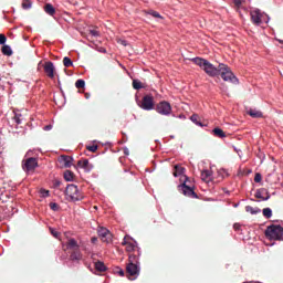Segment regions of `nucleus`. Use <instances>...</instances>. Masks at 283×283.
<instances>
[{"mask_svg":"<svg viewBox=\"0 0 283 283\" xmlns=\"http://www.w3.org/2000/svg\"><path fill=\"white\" fill-rule=\"evenodd\" d=\"M179 191L188 198H198V195L193 190V185H187V181L179 186Z\"/></svg>","mask_w":283,"mask_h":283,"instance_id":"nucleus-10","label":"nucleus"},{"mask_svg":"<svg viewBox=\"0 0 283 283\" xmlns=\"http://www.w3.org/2000/svg\"><path fill=\"white\" fill-rule=\"evenodd\" d=\"M44 129H45V132H50V129H52V125H46V126L44 127Z\"/></svg>","mask_w":283,"mask_h":283,"instance_id":"nucleus-48","label":"nucleus"},{"mask_svg":"<svg viewBox=\"0 0 283 283\" xmlns=\"http://www.w3.org/2000/svg\"><path fill=\"white\" fill-rule=\"evenodd\" d=\"M249 116H251V118H262V112L250 108V111H248Z\"/></svg>","mask_w":283,"mask_h":283,"instance_id":"nucleus-22","label":"nucleus"},{"mask_svg":"<svg viewBox=\"0 0 283 283\" xmlns=\"http://www.w3.org/2000/svg\"><path fill=\"white\" fill-rule=\"evenodd\" d=\"M44 72L46 74V76H49V78H53L54 77V63L52 62H45L44 63Z\"/></svg>","mask_w":283,"mask_h":283,"instance_id":"nucleus-15","label":"nucleus"},{"mask_svg":"<svg viewBox=\"0 0 283 283\" xmlns=\"http://www.w3.org/2000/svg\"><path fill=\"white\" fill-rule=\"evenodd\" d=\"M1 52L4 56H12L13 52H12V48H10V45L8 44H3L1 48Z\"/></svg>","mask_w":283,"mask_h":283,"instance_id":"nucleus-21","label":"nucleus"},{"mask_svg":"<svg viewBox=\"0 0 283 283\" xmlns=\"http://www.w3.org/2000/svg\"><path fill=\"white\" fill-rule=\"evenodd\" d=\"M155 109L161 116H169L171 114V104L167 101H161L156 105Z\"/></svg>","mask_w":283,"mask_h":283,"instance_id":"nucleus-7","label":"nucleus"},{"mask_svg":"<svg viewBox=\"0 0 283 283\" xmlns=\"http://www.w3.org/2000/svg\"><path fill=\"white\" fill-rule=\"evenodd\" d=\"M97 233L102 242H105L106 244H109L112 242V232H109V230H107L106 228H98Z\"/></svg>","mask_w":283,"mask_h":283,"instance_id":"nucleus-12","label":"nucleus"},{"mask_svg":"<svg viewBox=\"0 0 283 283\" xmlns=\"http://www.w3.org/2000/svg\"><path fill=\"white\" fill-rule=\"evenodd\" d=\"M91 242H92V244H96V242H98V238L93 237V238L91 239Z\"/></svg>","mask_w":283,"mask_h":283,"instance_id":"nucleus-46","label":"nucleus"},{"mask_svg":"<svg viewBox=\"0 0 283 283\" xmlns=\"http://www.w3.org/2000/svg\"><path fill=\"white\" fill-rule=\"evenodd\" d=\"M75 87H76L77 90H83V87H85V82H84L83 80H77V81L75 82Z\"/></svg>","mask_w":283,"mask_h":283,"instance_id":"nucleus-34","label":"nucleus"},{"mask_svg":"<svg viewBox=\"0 0 283 283\" xmlns=\"http://www.w3.org/2000/svg\"><path fill=\"white\" fill-rule=\"evenodd\" d=\"M234 229H238V227L234 224Z\"/></svg>","mask_w":283,"mask_h":283,"instance_id":"nucleus-53","label":"nucleus"},{"mask_svg":"<svg viewBox=\"0 0 283 283\" xmlns=\"http://www.w3.org/2000/svg\"><path fill=\"white\" fill-rule=\"evenodd\" d=\"M245 211H248V213H252V216H255V213H260V208H253V207H251V206H248L247 208H245Z\"/></svg>","mask_w":283,"mask_h":283,"instance_id":"nucleus-28","label":"nucleus"},{"mask_svg":"<svg viewBox=\"0 0 283 283\" xmlns=\"http://www.w3.org/2000/svg\"><path fill=\"white\" fill-rule=\"evenodd\" d=\"M255 198H259L260 200H269V198H271V196H266L265 198L262 196V191H260V190H258L256 192H255Z\"/></svg>","mask_w":283,"mask_h":283,"instance_id":"nucleus-33","label":"nucleus"},{"mask_svg":"<svg viewBox=\"0 0 283 283\" xmlns=\"http://www.w3.org/2000/svg\"><path fill=\"white\" fill-rule=\"evenodd\" d=\"M233 3H234V6L240 7V4L242 3V0H233Z\"/></svg>","mask_w":283,"mask_h":283,"instance_id":"nucleus-47","label":"nucleus"},{"mask_svg":"<svg viewBox=\"0 0 283 283\" xmlns=\"http://www.w3.org/2000/svg\"><path fill=\"white\" fill-rule=\"evenodd\" d=\"M88 41H90V45H91V48H98V45H99V43H101V41H98L96 38H94V36H91L90 39H88Z\"/></svg>","mask_w":283,"mask_h":283,"instance_id":"nucleus-27","label":"nucleus"},{"mask_svg":"<svg viewBox=\"0 0 283 283\" xmlns=\"http://www.w3.org/2000/svg\"><path fill=\"white\" fill-rule=\"evenodd\" d=\"M263 216L264 218H271L273 216V210H271V208H264L263 209Z\"/></svg>","mask_w":283,"mask_h":283,"instance_id":"nucleus-31","label":"nucleus"},{"mask_svg":"<svg viewBox=\"0 0 283 283\" xmlns=\"http://www.w3.org/2000/svg\"><path fill=\"white\" fill-rule=\"evenodd\" d=\"M250 17L254 25H262V23H269V21H271V18L269 17V14L262 12L258 8L251 9Z\"/></svg>","mask_w":283,"mask_h":283,"instance_id":"nucleus-3","label":"nucleus"},{"mask_svg":"<svg viewBox=\"0 0 283 283\" xmlns=\"http://www.w3.org/2000/svg\"><path fill=\"white\" fill-rule=\"evenodd\" d=\"M115 41H116V43L124 45V48L127 46V41L123 38H116Z\"/></svg>","mask_w":283,"mask_h":283,"instance_id":"nucleus-39","label":"nucleus"},{"mask_svg":"<svg viewBox=\"0 0 283 283\" xmlns=\"http://www.w3.org/2000/svg\"><path fill=\"white\" fill-rule=\"evenodd\" d=\"M59 163L60 165H62L65 169H70V167H72V165H74V158H72V156H67V155H62L59 158Z\"/></svg>","mask_w":283,"mask_h":283,"instance_id":"nucleus-13","label":"nucleus"},{"mask_svg":"<svg viewBox=\"0 0 283 283\" xmlns=\"http://www.w3.org/2000/svg\"><path fill=\"white\" fill-rule=\"evenodd\" d=\"M44 12L50 17H54L56 14V9L51 3L44 6Z\"/></svg>","mask_w":283,"mask_h":283,"instance_id":"nucleus-20","label":"nucleus"},{"mask_svg":"<svg viewBox=\"0 0 283 283\" xmlns=\"http://www.w3.org/2000/svg\"><path fill=\"white\" fill-rule=\"evenodd\" d=\"M64 180H66V182H72V180H74V172H72V170H65Z\"/></svg>","mask_w":283,"mask_h":283,"instance_id":"nucleus-25","label":"nucleus"},{"mask_svg":"<svg viewBox=\"0 0 283 283\" xmlns=\"http://www.w3.org/2000/svg\"><path fill=\"white\" fill-rule=\"evenodd\" d=\"M70 253H71V255H70L71 260L77 261V262L83 260V254L81 253V248H77V250H73Z\"/></svg>","mask_w":283,"mask_h":283,"instance_id":"nucleus-18","label":"nucleus"},{"mask_svg":"<svg viewBox=\"0 0 283 283\" xmlns=\"http://www.w3.org/2000/svg\"><path fill=\"white\" fill-rule=\"evenodd\" d=\"M212 134L217 138H227V133H224V130H222V128L220 127H216L214 129H212Z\"/></svg>","mask_w":283,"mask_h":283,"instance_id":"nucleus-19","label":"nucleus"},{"mask_svg":"<svg viewBox=\"0 0 283 283\" xmlns=\"http://www.w3.org/2000/svg\"><path fill=\"white\" fill-rule=\"evenodd\" d=\"M190 120H192V123H196L197 125H202V124H200V123L198 122V115H192V116L190 117Z\"/></svg>","mask_w":283,"mask_h":283,"instance_id":"nucleus-42","label":"nucleus"},{"mask_svg":"<svg viewBox=\"0 0 283 283\" xmlns=\"http://www.w3.org/2000/svg\"><path fill=\"white\" fill-rule=\"evenodd\" d=\"M87 151H92V154H96L98 151V145H92V146H86Z\"/></svg>","mask_w":283,"mask_h":283,"instance_id":"nucleus-36","label":"nucleus"},{"mask_svg":"<svg viewBox=\"0 0 283 283\" xmlns=\"http://www.w3.org/2000/svg\"><path fill=\"white\" fill-rule=\"evenodd\" d=\"M180 174H182V167H180V166H175L174 176H175L176 178H178V176H180Z\"/></svg>","mask_w":283,"mask_h":283,"instance_id":"nucleus-38","label":"nucleus"},{"mask_svg":"<svg viewBox=\"0 0 283 283\" xmlns=\"http://www.w3.org/2000/svg\"><path fill=\"white\" fill-rule=\"evenodd\" d=\"M0 36H6L3 33H0Z\"/></svg>","mask_w":283,"mask_h":283,"instance_id":"nucleus-52","label":"nucleus"},{"mask_svg":"<svg viewBox=\"0 0 283 283\" xmlns=\"http://www.w3.org/2000/svg\"><path fill=\"white\" fill-rule=\"evenodd\" d=\"M22 8L23 10H30V8H32V2L30 0H23Z\"/></svg>","mask_w":283,"mask_h":283,"instance_id":"nucleus-32","label":"nucleus"},{"mask_svg":"<svg viewBox=\"0 0 283 283\" xmlns=\"http://www.w3.org/2000/svg\"><path fill=\"white\" fill-rule=\"evenodd\" d=\"M185 182H187V185H192V184H191V180H189V178H187V177H186Z\"/></svg>","mask_w":283,"mask_h":283,"instance_id":"nucleus-50","label":"nucleus"},{"mask_svg":"<svg viewBox=\"0 0 283 283\" xmlns=\"http://www.w3.org/2000/svg\"><path fill=\"white\" fill-rule=\"evenodd\" d=\"M138 261V254H129L128 264L126 266V273L129 275V280H136L140 275V265Z\"/></svg>","mask_w":283,"mask_h":283,"instance_id":"nucleus-2","label":"nucleus"},{"mask_svg":"<svg viewBox=\"0 0 283 283\" xmlns=\"http://www.w3.org/2000/svg\"><path fill=\"white\" fill-rule=\"evenodd\" d=\"M77 167H80V169H84L85 171H92L94 169V165L90 164V159L78 160Z\"/></svg>","mask_w":283,"mask_h":283,"instance_id":"nucleus-14","label":"nucleus"},{"mask_svg":"<svg viewBox=\"0 0 283 283\" xmlns=\"http://www.w3.org/2000/svg\"><path fill=\"white\" fill-rule=\"evenodd\" d=\"M77 249H81V247L78 245V242H76L75 239H69L66 242V251H76Z\"/></svg>","mask_w":283,"mask_h":283,"instance_id":"nucleus-16","label":"nucleus"},{"mask_svg":"<svg viewBox=\"0 0 283 283\" xmlns=\"http://www.w3.org/2000/svg\"><path fill=\"white\" fill-rule=\"evenodd\" d=\"M50 209H52V211H59L60 207H59V203L56 202H51L49 205Z\"/></svg>","mask_w":283,"mask_h":283,"instance_id":"nucleus-40","label":"nucleus"},{"mask_svg":"<svg viewBox=\"0 0 283 283\" xmlns=\"http://www.w3.org/2000/svg\"><path fill=\"white\" fill-rule=\"evenodd\" d=\"M283 228L282 226H270L265 230V237L269 240H282Z\"/></svg>","mask_w":283,"mask_h":283,"instance_id":"nucleus-6","label":"nucleus"},{"mask_svg":"<svg viewBox=\"0 0 283 283\" xmlns=\"http://www.w3.org/2000/svg\"><path fill=\"white\" fill-rule=\"evenodd\" d=\"M191 62L195 63V65L201 67V70H203V72H206L208 76H220V64L218 65V67H214L211 62L202 57L191 59Z\"/></svg>","mask_w":283,"mask_h":283,"instance_id":"nucleus-1","label":"nucleus"},{"mask_svg":"<svg viewBox=\"0 0 283 283\" xmlns=\"http://www.w3.org/2000/svg\"><path fill=\"white\" fill-rule=\"evenodd\" d=\"M84 34H91V36H99L101 35V31H98L97 28H88L86 30V33Z\"/></svg>","mask_w":283,"mask_h":283,"instance_id":"nucleus-23","label":"nucleus"},{"mask_svg":"<svg viewBox=\"0 0 283 283\" xmlns=\"http://www.w3.org/2000/svg\"><path fill=\"white\" fill-rule=\"evenodd\" d=\"M65 196L72 202H77L78 200H83V193L78 191V187L74 184H70L66 186Z\"/></svg>","mask_w":283,"mask_h":283,"instance_id":"nucleus-5","label":"nucleus"},{"mask_svg":"<svg viewBox=\"0 0 283 283\" xmlns=\"http://www.w3.org/2000/svg\"><path fill=\"white\" fill-rule=\"evenodd\" d=\"M139 107L146 112H151V109H154V96L145 95Z\"/></svg>","mask_w":283,"mask_h":283,"instance_id":"nucleus-11","label":"nucleus"},{"mask_svg":"<svg viewBox=\"0 0 283 283\" xmlns=\"http://www.w3.org/2000/svg\"><path fill=\"white\" fill-rule=\"evenodd\" d=\"M254 182H262V175L260 172H256L254 176Z\"/></svg>","mask_w":283,"mask_h":283,"instance_id":"nucleus-41","label":"nucleus"},{"mask_svg":"<svg viewBox=\"0 0 283 283\" xmlns=\"http://www.w3.org/2000/svg\"><path fill=\"white\" fill-rule=\"evenodd\" d=\"M219 76L228 83H232L233 85H238L239 80L231 71L227 64H220Z\"/></svg>","mask_w":283,"mask_h":283,"instance_id":"nucleus-4","label":"nucleus"},{"mask_svg":"<svg viewBox=\"0 0 283 283\" xmlns=\"http://www.w3.org/2000/svg\"><path fill=\"white\" fill-rule=\"evenodd\" d=\"M42 193L44 198H48V196H50V191L48 190H42Z\"/></svg>","mask_w":283,"mask_h":283,"instance_id":"nucleus-45","label":"nucleus"},{"mask_svg":"<svg viewBox=\"0 0 283 283\" xmlns=\"http://www.w3.org/2000/svg\"><path fill=\"white\" fill-rule=\"evenodd\" d=\"M50 233L57 240L61 238V232L56 231V229L50 228Z\"/></svg>","mask_w":283,"mask_h":283,"instance_id":"nucleus-35","label":"nucleus"},{"mask_svg":"<svg viewBox=\"0 0 283 283\" xmlns=\"http://www.w3.org/2000/svg\"><path fill=\"white\" fill-rule=\"evenodd\" d=\"M274 41H279V43H283V41L280 39H274Z\"/></svg>","mask_w":283,"mask_h":283,"instance_id":"nucleus-51","label":"nucleus"},{"mask_svg":"<svg viewBox=\"0 0 283 283\" xmlns=\"http://www.w3.org/2000/svg\"><path fill=\"white\" fill-rule=\"evenodd\" d=\"M148 14H150V17H154L155 19H163V15L154 10L148 11Z\"/></svg>","mask_w":283,"mask_h":283,"instance_id":"nucleus-37","label":"nucleus"},{"mask_svg":"<svg viewBox=\"0 0 283 283\" xmlns=\"http://www.w3.org/2000/svg\"><path fill=\"white\" fill-rule=\"evenodd\" d=\"M133 87H134V90H143V82L138 81V80H134Z\"/></svg>","mask_w":283,"mask_h":283,"instance_id":"nucleus-30","label":"nucleus"},{"mask_svg":"<svg viewBox=\"0 0 283 283\" xmlns=\"http://www.w3.org/2000/svg\"><path fill=\"white\" fill-rule=\"evenodd\" d=\"M54 186H55V187H61V181H55V182H54Z\"/></svg>","mask_w":283,"mask_h":283,"instance_id":"nucleus-49","label":"nucleus"},{"mask_svg":"<svg viewBox=\"0 0 283 283\" xmlns=\"http://www.w3.org/2000/svg\"><path fill=\"white\" fill-rule=\"evenodd\" d=\"M13 120L17 125H21L23 123V115L21 113H14Z\"/></svg>","mask_w":283,"mask_h":283,"instance_id":"nucleus-26","label":"nucleus"},{"mask_svg":"<svg viewBox=\"0 0 283 283\" xmlns=\"http://www.w3.org/2000/svg\"><path fill=\"white\" fill-rule=\"evenodd\" d=\"M117 273L120 277H125V271H123V269H119Z\"/></svg>","mask_w":283,"mask_h":283,"instance_id":"nucleus-44","label":"nucleus"},{"mask_svg":"<svg viewBox=\"0 0 283 283\" xmlns=\"http://www.w3.org/2000/svg\"><path fill=\"white\" fill-rule=\"evenodd\" d=\"M6 41H8V36H0V45H6Z\"/></svg>","mask_w":283,"mask_h":283,"instance_id":"nucleus-43","label":"nucleus"},{"mask_svg":"<svg viewBox=\"0 0 283 283\" xmlns=\"http://www.w3.org/2000/svg\"><path fill=\"white\" fill-rule=\"evenodd\" d=\"M63 65H64V67H72V65H74V63L72 62V59L65 56L63 59Z\"/></svg>","mask_w":283,"mask_h":283,"instance_id":"nucleus-29","label":"nucleus"},{"mask_svg":"<svg viewBox=\"0 0 283 283\" xmlns=\"http://www.w3.org/2000/svg\"><path fill=\"white\" fill-rule=\"evenodd\" d=\"M201 180L203 182H211L213 180V172L211 170L201 171Z\"/></svg>","mask_w":283,"mask_h":283,"instance_id":"nucleus-17","label":"nucleus"},{"mask_svg":"<svg viewBox=\"0 0 283 283\" xmlns=\"http://www.w3.org/2000/svg\"><path fill=\"white\" fill-rule=\"evenodd\" d=\"M95 269L96 271H99V273H104V271H107V266H105V263L101 261L95 262Z\"/></svg>","mask_w":283,"mask_h":283,"instance_id":"nucleus-24","label":"nucleus"},{"mask_svg":"<svg viewBox=\"0 0 283 283\" xmlns=\"http://www.w3.org/2000/svg\"><path fill=\"white\" fill-rule=\"evenodd\" d=\"M36 167H39V161H36V158L34 157H30L22 163V169L23 171H27V174L34 171Z\"/></svg>","mask_w":283,"mask_h":283,"instance_id":"nucleus-9","label":"nucleus"},{"mask_svg":"<svg viewBox=\"0 0 283 283\" xmlns=\"http://www.w3.org/2000/svg\"><path fill=\"white\" fill-rule=\"evenodd\" d=\"M122 244L126 247L127 253H134L138 249V243L129 235L124 237Z\"/></svg>","mask_w":283,"mask_h":283,"instance_id":"nucleus-8","label":"nucleus"}]
</instances>
